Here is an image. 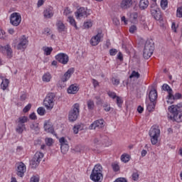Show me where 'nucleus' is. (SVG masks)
<instances>
[{
	"instance_id": "774afa93",
	"label": "nucleus",
	"mask_w": 182,
	"mask_h": 182,
	"mask_svg": "<svg viewBox=\"0 0 182 182\" xmlns=\"http://www.w3.org/2000/svg\"><path fill=\"white\" fill-rule=\"evenodd\" d=\"M117 59H119V60H123V54H122V53H119L117 55Z\"/></svg>"
},
{
	"instance_id": "4468645a",
	"label": "nucleus",
	"mask_w": 182,
	"mask_h": 182,
	"mask_svg": "<svg viewBox=\"0 0 182 182\" xmlns=\"http://www.w3.org/2000/svg\"><path fill=\"white\" fill-rule=\"evenodd\" d=\"M44 132L56 136V134H55V129H53V125H52L49 121H46L44 123Z\"/></svg>"
},
{
	"instance_id": "6e6d98bb",
	"label": "nucleus",
	"mask_w": 182,
	"mask_h": 182,
	"mask_svg": "<svg viewBox=\"0 0 182 182\" xmlns=\"http://www.w3.org/2000/svg\"><path fill=\"white\" fill-rule=\"evenodd\" d=\"M92 14V10L85 9V18H87Z\"/></svg>"
},
{
	"instance_id": "ea45409f",
	"label": "nucleus",
	"mask_w": 182,
	"mask_h": 182,
	"mask_svg": "<svg viewBox=\"0 0 182 182\" xmlns=\"http://www.w3.org/2000/svg\"><path fill=\"white\" fill-rule=\"evenodd\" d=\"M37 112L38 114H39L40 116H43L45 113H46V110L45 109V108L41 107L38 108Z\"/></svg>"
},
{
	"instance_id": "09e8293b",
	"label": "nucleus",
	"mask_w": 182,
	"mask_h": 182,
	"mask_svg": "<svg viewBox=\"0 0 182 182\" xmlns=\"http://www.w3.org/2000/svg\"><path fill=\"white\" fill-rule=\"evenodd\" d=\"M112 85H114V86H118V85L120 84V80L116 79L114 77H113L112 79Z\"/></svg>"
},
{
	"instance_id": "bf43d9fd",
	"label": "nucleus",
	"mask_w": 182,
	"mask_h": 182,
	"mask_svg": "<svg viewBox=\"0 0 182 182\" xmlns=\"http://www.w3.org/2000/svg\"><path fill=\"white\" fill-rule=\"evenodd\" d=\"M95 99L97 100V105H102V99H100V96H95Z\"/></svg>"
},
{
	"instance_id": "603ef678",
	"label": "nucleus",
	"mask_w": 182,
	"mask_h": 182,
	"mask_svg": "<svg viewBox=\"0 0 182 182\" xmlns=\"http://www.w3.org/2000/svg\"><path fill=\"white\" fill-rule=\"evenodd\" d=\"M79 129H80V125L74 126L73 132L75 134H77L79 133Z\"/></svg>"
},
{
	"instance_id": "7ed1b4c3",
	"label": "nucleus",
	"mask_w": 182,
	"mask_h": 182,
	"mask_svg": "<svg viewBox=\"0 0 182 182\" xmlns=\"http://www.w3.org/2000/svg\"><path fill=\"white\" fill-rule=\"evenodd\" d=\"M80 113V105L77 103L74 104L68 112V120L70 122H76V120H77V117H79Z\"/></svg>"
},
{
	"instance_id": "052dcab7",
	"label": "nucleus",
	"mask_w": 182,
	"mask_h": 182,
	"mask_svg": "<svg viewBox=\"0 0 182 182\" xmlns=\"http://www.w3.org/2000/svg\"><path fill=\"white\" fill-rule=\"evenodd\" d=\"M29 118H30L31 120H36L37 117H36V114H35V112L31 113V114L29 115Z\"/></svg>"
},
{
	"instance_id": "20e7f679",
	"label": "nucleus",
	"mask_w": 182,
	"mask_h": 182,
	"mask_svg": "<svg viewBox=\"0 0 182 182\" xmlns=\"http://www.w3.org/2000/svg\"><path fill=\"white\" fill-rule=\"evenodd\" d=\"M168 110L172 114V116L169 117L171 120H174V122H177V123H181V122H182V114L180 109H176V107L173 105L169 106Z\"/></svg>"
},
{
	"instance_id": "9b49d317",
	"label": "nucleus",
	"mask_w": 182,
	"mask_h": 182,
	"mask_svg": "<svg viewBox=\"0 0 182 182\" xmlns=\"http://www.w3.org/2000/svg\"><path fill=\"white\" fill-rule=\"evenodd\" d=\"M26 45H28V38H26V36H22L19 38V42L17 44V49L18 50H22L23 49H26Z\"/></svg>"
},
{
	"instance_id": "412c9836",
	"label": "nucleus",
	"mask_w": 182,
	"mask_h": 182,
	"mask_svg": "<svg viewBox=\"0 0 182 182\" xmlns=\"http://www.w3.org/2000/svg\"><path fill=\"white\" fill-rule=\"evenodd\" d=\"M149 97L150 102L153 103V102H156L157 100V90L153 89L149 93Z\"/></svg>"
},
{
	"instance_id": "79ce46f5",
	"label": "nucleus",
	"mask_w": 182,
	"mask_h": 182,
	"mask_svg": "<svg viewBox=\"0 0 182 182\" xmlns=\"http://www.w3.org/2000/svg\"><path fill=\"white\" fill-rule=\"evenodd\" d=\"M117 105L118 106V107H122V105H123V100H122V97H117Z\"/></svg>"
},
{
	"instance_id": "3c124183",
	"label": "nucleus",
	"mask_w": 182,
	"mask_h": 182,
	"mask_svg": "<svg viewBox=\"0 0 182 182\" xmlns=\"http://www.w3.org/2000/svg\"><path fill=\"white\" fill-rule=\"evenodd\" d=\"M108 96L111 97L112 99H116L118 96L116 95V92H108L107 93Z\"/></svg>"
},
{
	"instance_id": "5fc2aeb1",
	"label": "nucleus",
	"mask_w": 182,
	"mask_h": 182,
	"mask_svg": "<svg viewBox=\"0 0 182 182\" xmlns=\"http://www.w3.org/2000/svg\"><path fill=\"white\" fill-rule=\"evenodd\" d=\"M112 167L114 171H119V164H112Z\"/></svg>"
},
{
	"instance_id": "e2e57ef3",
	"label": "nucleus",
	"mask_w": 182,
	"mask_h": 182,
	"mask_svg": "<svg viewBox=\"0 0 182 182\" xmlns=\"http://www.w3.org/2000/svg\"><path fill=\"white\" fill-rule=\"evenodd\" d=\"M171 106H174L177 110H180V109H181V107H182V102H180V103L177 104L176 105H173Z\"/></svg>"
},
{
	"instance_id": "9d476101",
	"label": "nucleus",
	"mask_w": 182,
	"mask_h": 182,
	"mask_svg": "<svg viewBox=\"0 0 182 182\" xmlns=\"http://www.w3.org/2000/svg\"><path fill=\"white\" fill-rule=\"evenodd\" d=\"M151 14L156 21H159V22H161V21H163V15L161 14V11H160V9H151Z\"/></svg>"
},
{
	"instance_id": "864d4df0",
	"label": "nucleus",
	"mask_w": 182,
	"mask_h": 182,
	"mask_svg": "<svg viewBox=\"0 0 182 182\" xmlns=\"http://www.w3.org/2000/svg\"><path fill=\"white\" fill-rule=\"evenodd\" d=\"M117 53V50L116 48H112L109 50V55L111 56H114Z\"/></svg>"
},
{
	"instance_id": "4d7b16f0",
	"label": "nucleus",
	"mask_w": 182,
	"mask_h": 182,
	"mask_svg": "<svg viewBox=\"0 0 182 182\" xmlns=\"http://www.w3.org/2000/svg\"><path fill=\"white\" fill-rule=\"evenodd\" d=\"M178 28V26L176 25V23H172L171 29L173 31V32L177 33V28Z\"/></svg>"
},
{
	"instance_id": "2eb2a0df",
	"label": "nucleus",
	"mask_w": 182,
	"mask_h": 182,
	"mask_svg": "<svg viewBox=\"0 0 182 182\" xmlns=\"http://www.w3.org/2000/svg\"><path fill=\"white\" fill-rule=\"evenodd\" d=\"M16 171L17 176H18V177H22L24 176L25 172L26 171V166H25L22 162L20 163L17 165Z\"/></svg>"
},
{
	"instance_id": "f03ea898",
	"label": "nucleus",
	"mask_w": 182,
	"mask_h": 182,
	"mask_svg": "<svg viewBox=\"0 0 182 182\" xmlns=\"http://www.w3.org/2000/svg\"><path fill=\"white\" fill-rule=\"evenodd\" d=\"M151 144L154 146L159 143V137H160V128L157 125H154L149 132Z\"/></svg>"
},
{
	"instance_id": "a19ab883",
	"label": "nucleus",
	"mask_w": 182,
	"mask_h": 182,
	"mask_svg": "<svg viewBox=\"0 0 182 182\" xmlns=\"http://www.w3.org/2000/svg\"><path fill=\"white\" fill-rule=\"evenodd\" d=\"M83 26L85 29H89V28H92V26H93V23L92 21H87L84 23Z\"/></svg>"
},
{
	"instance_id": "473e14b6",
	"label": "nucleus",
	"mask_w": 182,
	"mask_h": 182,
	"mask_svg": "<svg viewBox=\"0 0 182 182\" xmlns=\"http://www.w3.org/2000/svg\"><path fill=\"white\" fill-rule=\"evenodd\" d=\"M43 50L44 51V55H46V56H49V55L52 53V50H53V48H52V47H43Z\"/></svg>"
},
{
	"instance_id": "e433bc0d",
	"label": "nucleus",
	"mask_w": 182,
	"mask_h": 182,
	"mask_svg": "<svg viewBox=\"0 0 182 182\" xmlns=\"http://www.w3.org/2000/svg\"><path fill=\"white\" fill-rule=\"evenodd\" d=\"M60 149H61V153H63V154H66V153L69 151V144H68L65 145H61Z\"/></svg>"
},
{
	"instance_id": "de8ad7c7",
	"label": "nucleus",
	"mask_w": 182,
	"mask_h": 182,
	"mask_svg": "<svg viewBox=\"0 0 182 182\" xmlns=\"http://www.w3.org/2000/svg\"><path fill=\"white\" fill-rule=\"evenodd\" d=\"M60 143V146H65L66 144H68V140H66L65 139V137H61L59 140Z\"/></svg>"
},
{
	"instance_id": "393cba45",
	"label": "nucleus",
	"mask_w": 182,
	"mask_h": 182,
	"mask_svg": "<svg viewBox=\"0 0 182 182\" xmlns=\"http://www.w3.org/2000/svg\"><path fill=\"white\" fill-rule=\"evenodd\" d=\"M17 127L16 128V132L18 133V134H22L23 133V130H25L26 127L25 124L16 123Z\"/></svg>"
},
{
	"instance_id": "2f4dec72",
	"label": "nucleus",
	"mask_w": 182,
	"mask_h": 182,
	"mask_svg": "<svg viewBox=\"0 0 182 182\" xmlns=\"http://www.w3.org/2000/svg\"><path fill=\"white\" fill-rule=\"evenodd\" d=\"M121 160L123 163H128V161H130V155L127 154H122L121 156Z\"/></svg>"
},
{
	"instance_id": "7c9ffc66",
	"label": "nucleus",
	"mask_w": 182,
	"mask_h": 182,
	"mask_svg": "<svg viewBox=\"0 0 182 182\" xmlns=\"http://www.w3.org/2000/svg\"><path fill=\"white\" fill-rule=\"evenodd\" d=\"M28 122V117L23 116L20 117L16 121V123H19L20 124H25Z\"/></svg>"
},
{
	"instance_id": "680f3d73",
	"label": "nucleus",
	"mask_w": 182,
	"mask_h": 182,
	"mask_svg": "<svg viewBox=\"0 0 182 182\" xmlns=\"http://www.w3.org/2000/svg\"><path fill=\"white\" fill-rule=\"evenodd\" d=\"M30 182H39V178L33 176L31 177Z\"/></svg>"
},
{
	"instance_id": "69168bd1",
	"label": "nucleus",
	"mask_w": 182,
	"mask_h": 182,
	"mask_svg": "<svg viewBox=\"0 0 182 182\" xmlns=\"http://www.w3.org/2000/svg\"><path fill=\"white\" fill-rule=\"evenodd\" d=\"M92 84L94 87H97V86H99V82H97V80L95 79H92Z\"/></svg>"
},
{
	"instance_id": "6e6552de",
	"label": "nucleus",
	"mask_w": 182,
	"mask_h": 182,
	"mask_svg": "<svg viewBox=\"0 0 182 182\" xmlns=\"http://www.w3.org/2000/svg\"><path fill=\"white\" fill-rule=\"evenodd\" d=\"M22 21V17L19 13H13L10 16V22L14 26H18Z\"/></svg>"
},
{
	"instance_id": "a211bd4d",
	"label": "nucleus",
	"mask_w": 182,
	"mask_h": 182,
	"mask_svg": "<svg viewBox=\"0 0 182 182\" xmlns=\"http://www.w3.org/2000/svg\"><path fill=\"white\" fill-rule=\"evenodd\" d=\"M133 5V0H122L120 4L122 9H129Z\"/></svg>"
},
{
	"instance_id": "a18cd8bd",
	"label": "nucleus",
	"mask_w": 182,
	"mask_h": 182,
	"mask_svg": "<svg viewBox=\"0 0 182 182\" xmlns=\"http://www.w3.org/2000/svg\"><path fill=\"white\" fill-rule=\"evenodd\" d=\"M31 107H32V105H31V104L27 105L23 109V113H28V112H29V111L31 110Z\"/></svg>"
},
{
	"instance_id": "0eeeda50",
	"label": "nucleus",
	"mask_w": 182,
	"mask_h": 182,
	"mask_svg": "<svg viewBox=\"0 0 182 182\" xmlns=\"http://www.w3.org/2000/svg\"><path fill=\"white\" fill-rule=\"evenodd\" d=\"M42 159H43V153L36 152L32 160L30 161L31 168H36V167L39 166L41 161H42Z\"/></svg>"
},
{
	"instance_id": "5701e85b",
	"label": "nucleus",
	"mask_w": 182,
	"mask_h": 182,
	"mask_svg": "<svg viewBox=\"0 0 182 182\" xmlns=\"http://www.w3.org/2000/svg\"><path fill=\"white\" fill-rule=\"evenodd\" d=\"M75 18H77V19H79L80 18H85V8L81 7L80 9H78L77 10V11H75Z\"/></svg>"
},
{
	"instance_id": "f257e3e1",
	"label": "nucleus",
	"mask_w": 182,
	"mask_h": 182,
	"mask_svg": "<svg viewBox=\"0 0 182 182\" xmlns=\"http://www.w3.org/2000/svg\"><path fill=\"white\" fill-rule=\"evenodd\" d=\"M102 171L103 167H102L100 164L95 165L90 174L91 180L94 182H102V180L103 179Z\"/></svg>"
},
{
	"instance_id": "37998d69",
	"label": "nucleus",
	"mask_w": 182,
	"mask_h": 182,
	"mask_svg": "<svg viewBox=\"0 0 182 182\" xmlns=\"http://www.w3.org/2000/svg\"><path fill=\"white\" fill-rule=\"evenodd\" d=\"M168 4V2L167 1V0H161V6L162 9H166Z\"/></svg>"
},
{
	"instance_id": "c85d7f7f",
	"label": "nucleus",
	"mask_w": 182,
	"mask_h": 182,
	"mask_svg": "<svg viewBox=\"0 0 182 182\" xmlns=\"http://www.w3.org/2000/svg\"><path fill=\"white\" fill-rule=\"evenodd\" d=\"M162 89L163 90H164L165 92H168V96L171 97V94L173 93V90L171 89V87H169L168 85L167 84H164L162 85Z\"/></svg>"
},
{
	"instance_id": "f8f14e48",
	"label": "nucleus",
	"mask_w": 182,
	"mask_h": 182,
	"mask_svg": "<svg viewBox=\"0 0 182 182\" xmlns=\"http://www.w3.org/2000/svg\"><path fill=\"white\" fill-rule=\"evenodd\" d=\"M105 120L103 119H97L89 127L90 130H95L96 128L97 129H103L105 127Z\"/></svg>"
},
{
	"instance_id": "49530a36",
	"label": "nucleus",
	"mask_w": 182,
	"mask_h": 182,
	"mask_svg": "<svg viewBox=\"0 0 182 182\" xmlns=\"http://www.w3.org/2000/svg\"><path fill=\"white\" fill-rule=\"evenodd\" d=\"M139 173L137 172H133L132 177V180L134 181H137V180H139Z\"/></svg>"
},
{
	"instance_id": "4be33fe9",
	"label": "nucleus",
	"mask_w": 182,
	"mask_h": 182,
	"mask_svg": "<svg viewBox=\"0 0 182 182\" xmlns=\"http://www.w3.org/2000/svg\"><path fill=\"white\" fill-rule=\"evenodd\" d=\"M53 16V8L48 7L44 11V17L48 19L52 18Z\"/></svg>"
},
{
	"instance_id": "8fccbe9b",
	"label": "nucleus",
	"mask_w": 182,
	"mask_h": 182,
	"mask_svg": "<svg viewBox=\"0 0 182 182\" xmlns=\"http://www.w3.org/2000/svg\"><path fill=\"white\" fill-rule=\"evenodd\" d=\"M103 107H104V110L105 112H110V105L109 103H105L104 105H103Z\"/></svg>"
},
{
	"instance_id": "f3484780",
	"label": "nucleus",
	"mask_w": 182,
	"mask_h": 182,
	"mask_svg": "<svg viewBox=\"0 0 182 182\" xmlns=\"http://www.w3.org/2000/svg\"><path fill=\"white\" fill-rule=\"evenodd\" d=\"M0 52H1V53H5L6 52L7 53L8 58H12V48H11L9 45L4 46L0 45Z\"/></svg>"
},
{
	"instance_id": "58836bf2",
	"label": "nucleus",
	"mask_w": 182,
	"mask_h": 182,
	"mask_svg": "<svg viewBox=\"0 0 182 182\" xmlns=\"http://www.w3.org/2000/svg\"><path fill=\"white\" fill-rule=\"evenodd\" d=\"M133 77H136V79H139V77H140V73L134 70L132 71V74L129 75V79H133Z\"/></svg>"
},
{
	"instance_id": "dca6fc26",
	"label": "nucleus",
	"mask_w": 182,
	"mask_h": 182,
	"mask_svg": "<svg viewBox=\"0 0 182 182\" xmlns=\"http://www.w3.org/2000/svg\"><path fill=\"white\" fill-rule=\"evenodd\" d=\"M100 39H102V33H98L97 35L92 37L90 44L92 46H97V45L100 43Z\"/></svg>"
},
{
	"instance_id": "b1692460",
	"label": "nucleus",
	"mask_w": 182,
	"mask_h": 182,
	"mask_svg": "<svg viewBox=\"0 0 182 182\" xmlns=\"http://www.w3.org/2000/svg\"><path fill=\"white\" fill-rule=\"evenodd\" d=\"M0 79H1L2 82L1 83V89L3 90H6V87L9 85V80L4 79L2 75L0 76Z\"/></svg>"
},
{
	"instance_id": "c756f323",
	"label": "nucleus",
	"mask_w": 182,
	"mask_h": 182,
	"mask_svg": "<svg viewBox=\"0 0 182 182\" xmlns=\"http://www.w3.org/2000/svg\"><path fill=\"white\" fill-rule=\"evenodd\" d=\"M56 26L58 32H65V24L62 21H58L56 23Z\"/></svg>"
},
{
	"instance_id": "423d86ee",
	"label": "nucleus",
	"mask_w": 182,
	"mask_h": 182,
	"mask_svg": "<svg viewBox=\"0 0 182 182\" xmlns=\"http://www.w3.org/2000/svg\"><path fill=\"white\" fill-rule=\"evenodd\" d=\"M154 52V43L150 42V41H146L145 43L143 56L144 59H149Z\"/></svg>"
},
{
	"instance_id": "72a5a7b5",
	"label": "nucleus",
	"mask_w": 182,
	"mask_h": 182,
	"mask_svg": "<svg viewBox=\"0 0 182 182\" xmlns=\"http://www.w3.org/2000/svg\"><path fill=\"white\" fill-rule=\"evenodd\" d=\"M87 106L88 110H93V109H95V102L92 100H89L87 102Z\"/></svg>"
},
{
	"instance_id": "ddd939ff",
	"label": "nucleus",
	"mask_w": 182,
	"mask_h": 182,
	"mask_svg": "<svg viewBox=\"0 0 182 182\" xmlns=\"http://www.w3.org/2000/svg\"><path fill=\"white\" fill-rule=\"evenodd\" d=\"M182 95L181 93H176L175 95H173V92L171 93V96H167L166 99H168L167 100V103H168L169 105H173V103H174L175 100H178V99H181Z\"/></svg>"
},
{
	"instance_id": "f704fd0d",
	"label": "nucleus",
	"mask_w": 182,
	"mask_h": 182,
	"mask_svg": "<svg viewBox=\"0 0 182 182\" xmlns=\"http://www.w3.org/2000/svg\"><path fill=\"white\" fill-rule=\"evenodd\" d=\"M50 79H52V76L49 73H46L43 75V82H50Z\"/></svg>"
},
{
	"instance_id": "cd10ccee",
	"label": "nucleus",
	"mask_w": 182,
	"mask_h": 182,
	"mask_svg": "<svg viewBox=\"0 0 182 182\" xmlns=\"http://www.w3.org/2000/svg\"><path fill=\"white\" fill-rule=\"evenodd\" d=\"M30 128L31 130H33L36 133V134H38L41 128L39 127V124L38 123H34V124H31L30 125Z\"/></svg>"
},
{
	"instance_id": "0e129e2a",
	"label": "nucleus",
	"mask_w": 182,
	"mask_h": 182,
	"mask_svg": "<svg viewBox=\"0 0 182 182\" xmlns=\"http://www.w3.org/2000/svg\"><path fill=\"white\" fill-rule=\"evenodd\" d=\"M43 33L44 35H50V28H45Z\"/></svg>"
},
{
	"instance_id": "4c0bfd02",
	"label": "nucleus",
	"mask_w": 182,
	"mask_h": 182,
	"mask_svg": "<svg viewBox=\"0 0 182 182\" xmlns=\"http://www.w3.org/2000/svg\"><path fill=\"white\" fill-rule=\"evenodd\" d=\"M155 107H156V102H151V103L147 105V110L149 112H152V110H154Z\"/></svg>"
},
{
	"instance_id": "13d9d810",
	"label": "nucleus",
	"mask_w": 182,
	"mask_h": 182,
	"mask_svg": "<svg viewBox=\"0 0 182 182\" xmlns=\"http://www.w3.org/2000/svg\"><path fill=\"white\" fill-rule=\"evenodd\" d=\"M135 31H137V27H136V26L133 25L129 28L130 33H133Z\"/></svg>"
},
{
	"instance_id": "aec40b11",
	"label": "nucleus",
	"mask_w": 182,
	"mask_h": 182,
	"mask_svg": "<svg viewBox=\"0 0 182 182\" xmlns=\"http://www.w3.org/2000/svg\"><path fill=\"white\" fill-rule=\"evenodd\" d=\"M69 95H76L79 92V87L76 84L71 85L67 90Z\"/></svg>"
},
{
	"instance_id": "6ab92c4d",
	"label": "nucleus",
	"mask_w": 182,
	"mask_h": 182,
	"mask_svg": "<svg viewBox=\"0 0 182 182\" xmlns=\"http://www.w3.org/2000/svg\"><path fill=\"white\" fill-rule=\"evenodd\" d=\"M75 72V70L73 68H70L61 77V80L63 82H68L69 79H70V77L72 76V74Z\"/></svg>"
},
{
	"instance_id": "c9c22d12",
	"label": "nucleus",
	"mask_w": 182,
	"mask_h": 182,
	"mask_svg": "<svg viewBox=\"0 0 182 182\" xmlns=\"http://www.w3.org/2000/svg\"><path fill=\"white\" fill-rule=\"evenodd\" d=\"M68 22L72 25V26H75V29H77V26L76 25V21H75V18H73V16H69L68 18Z\"/></svg>"
},
{
	"instance_id": "338daca9",
	"label": "nucleus",
	"mask_w": 182,
	"mask_h": 182,
	"mask_svg": "<svg viewBox=\"0 0 182 182\" xmlns=\"http://www.w3.org/2000/svg\"><path fill=\"white\" fill-rule=\"evenodd\" d=\"M114 182H127V180L124 178H117Z\"/></svg>"
},
{
	"instance_id": "39448f33",
	"label": "nucleus",
	"mask_w": 182,
	"mask_h": 182,
	"mask_svg": "<svg viewBox=\"0 0 182 182\" xmlns=\"http://www.w3.org/2000/svg\"><path fill=\"white\" fill-rule=\"evenodd\" d=\"M55 97L56 95L53 92H50L47 95L43 100V105L47 110H52L55 106Z\"/></svg>"
},
{
	"instance_id": "a878e982",
	"label": "nucleus",
	"mask_w": 182,
	"mask_h": 182,
	"mask_svg": "<svg viewBox=\"0 0 182 182\" xmlns=\"http://www.w3.org/2000/svg\"><path fill=\"white\" fill-rule=\"evenodd\" d=\"M139 18V14L137 12H133L130 14L129 19L132 23H136Z\"/></svg>"
},
{
	"instance_id": "1a4fd4ad",
	"label": "nucleus",
	"mask_w": 182,
	"mask_h": 182,
	"mask_svg": "<svg viewBox=\"0 0 182 182\" xmlns=\"http://www.w3.org/2000/svg\"><path fill=\"white\" fill-rule=\"evenodd\" d=\"M55 59L58 62L62 63V65H68V63L69 62V55L65 53H60L55 55Z\"/></svg>"
},
{
	"instance_id": "c03bdc74",
	"label": "nucleus",
	"mask_w": 182,
	"mask_h": 182,
	"mask_svg": "<svg viewBox=\"0 0 182 182\" xmlns=\"http://www.w3.org/2000/svg\"><path fill=\"white\" fill-rule=\"evenodd\" d=\"M46 144L49 146H52L53 144V139L52 138H46Z\"/></svg>"
},
{
	"instance_id": "bb28decb",
	"label": "nucleus",
	"mask_w": 182,
	"mask_h": 182,
	"mask_svg": "<svg viewBox=\"0 0 182 182\" xmlns=\"http://www.w3.org/2000/svg\"><path fill=\"white\" fill-rule=\"evenodd\" d=\"M149 6V0H140L139 8L142 11L146 9Z\"/></svg>"
}]
</instances>
